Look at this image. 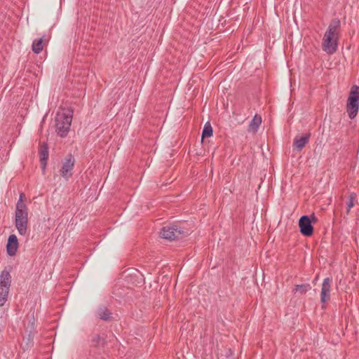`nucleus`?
<instances>
[{
  "label": "nucleus",
  "mask_w": 359,
  "mask_h": 359,
  "mask_svg": "<svg viewBox=\"0 0 359 359\" xmlns=\"http://www.w3.org/2000/svg\"><path fill=\"white\" fill-rule=\"evenodd\" d=\"M50 36L46 34L38 39H35L32 43V50L36 54L39 53L43 50L44 43L48 42Z\"/></svg>",
  "instance_id": "obj_13"
},
{
  "label": "nucleus",
  "mask_w": 359,
  "mask_h": 359,
  "mask_svg": "<svg viewBox=\"0 0 359 359\" xmlns=\"http://www.w3.org/2000/svg\"><path fill=\"white\" fill-rule=\"evenodd\" d=\"M72 121V112L70 111L62 110L56 114L55 118V127L57 134L65 137L67 135Z\"/></svg>",
  "instance_id": "obj_2"
},
{
  "label": "nucleus",
  "mask_w": 359,
  "mask_h": 359,
  "mask_svg": "<svg viewBox=\"0 0 359 359\" xmlns=\"http://www.w3.org/2000/svg\"><path fill=\"white\" fill-rule=\"evenodd\" d=\"M309 138L310 133H307L304 136L296 137L293 141V145L298 151H301L309 142Z\"/></svg>",
  "instance_id": "obj_14"
},
{
  "label": "nucleus",
  "mask_w": 359,
  "mask_h": 359,
  "mask_svg": "<svg viewBox=\"0 0 359 359\" xmlns=\"http://www.w3.org/2000/svg\"><path fill=\"white\" fill-rule=\"evenodd\" d=\"M212 135V128L210 122H206L203 132H202V136L201 140H203L205 137H210Z\"/></svg>",
  "instance_id": "obj_16"
},
{
  "label": "nucleus",
  "mask_w": 359,
  "mask_h": 359,
  "mask_svg": "<svg viewBox=\"0 0 359 359\" xmlns=\"http://www.w3.org/2000/svg\"><path fill=\"white\" fill-rule=\"evenodd\" d=\"M341 22L338 19L332 20L324 34L322 49L326 53L332 55L338 49Z\"/></svg>",
  "instance_id": "obj_1"
},
{
  "label": "nucleus",
  "mask_w": 359,
  "mask_h": 359,
  "mask_svg": "<svg viewBox=\"0 0 359 359\" xmlns=\"http://www.w3.org/2000/svg\"><path fill=\"white\" fill-rule=\"evenodd\" d=\"M316 220V217L311 215V219L307 215H303L299 220V226L300 232L305 236H311L313 233V227L311 224V222Z\"/></svg>",
  "instance_id": "obj_7"
},
{
  "label": "nucleus",
  "mask_w": 359,
  "mask_h": 359,
  "mask_svg": "<svg viewBox=\"0 0 359 359\" xmlns=\"http://www.w3.org/2000/svg\"><path fill=\"white\" fill-rule=\"evenodd\" d=\"M18 248V241L15 235L12 234L8 237V243L6 245L7 253L10 256L15 255L17 249Z\"/></svg>",
  "instance_id": "obj_12"
},
{
  "label": "nucleus",
  "mask_w": 359,
  "mask_h": 359,
  "mask_svg": "<svg viewBox=\"0 0 359 359\" xmlns=\"http://www.w3.org/2000/svg\"><path fill=\"white\" fill-rule=\"evenodd\" d=\"M103 339L97 334H94L92 337V343L94 346H98L101 344Z\"/></svg>",
  "instance_id": "obj_20"
},
{
  "label": "nucleus",
  "mask_w": 359,
  "mask_h": 359,
  "mask_svg": "<svg viewBox=\"0 0 359 359\" xmlns=\"http://www.w3.org/2000/svg\"><path fill=\"white\" fill-rule=\"evenodd\" d=\"M74 163L75 159L74 156L71 154H69L62 163V166L60 170V175L62 177L68 180L72 176V170L74 166Z\"/></svg>",
  "instance_id": "obj_8"
},
{
  "label": "nucleus",
  "mask_w": 359,
  "mask_h": 359,
  "mask_svg": "<svg viewBox=\"0 0 359 359\" xmlns=\"http://www.w3.org/2000/svg\"><path fill=\"white\" fill-rule=\"evenodd\" d=\"M332 279L326 278L323 280L321 291H320V302L325 304L330 299Z\"/></svg>",
  "instance_id": "obj_10"
},
{
  "label": "nucleus",
  "mask_w": 359,
  "mask_h": 359,
  "mask_svg": "<svg viewBox=\"0 0 359 359\" xmlns=\"http://www.w3.org/2000/svg\"><path fill=\"white\" fill-rule=\"evenodd\" d=\"M15 225L20 234L22 235V192L20 193L16 205Z\"/></svg>",
  "instance_id": "obj_9"
},
{
  "label": "nucleus",
  "mask_w": 359,
  "mask_h": 359,
  "mask_svg": "<svg viewBox=\"0 0 359 359\" xmlns=\"http://www.w3.org/2000/svg\"><path fill=\"white\" fill-rule=\"evenodd\" d=\"M161 236L167 240L180 239L188 234V232L177 225H168L161 231Z\"/></svg>",
  "instance_id": "obj_5"
},
{
  "label": "nucleus",
  "mask_w": 359,
  "mask_h": 359,
  "mask_svg": "<svg viewBox=\"0 0 359 359\" xmlns=\"http://www.w3.org/2000/svg\"><path fill=\"white\" fill-rule=\"evenodd\" d=\"M359 109V87L353 86L347 100L346 111L350 119H353Z\"/></svg>",
  "instance_id": "obj_4"
},
{
  "label": "nucleus",
  "mask_w": 359,
  "mask_h": 359,
  "mask_svg": "<svg viewBox=\"0 0 359 359\" xmlns=\"http://www.w3.org/2000/svg\"><path fill=\"white\" fill-rule=\"evenodd\" d=\"M262 123L261 116L256 114L250 121L248 127L249 132H257Z\"/></svg>",
  "instance_id": "obj_15"
},
{
  "label": "nucleus",
  "mask_w": 359,
  "mask_h": 359,
  "mask_svg": "<svg viewBox=\"0 0 359 359\" xmlns=\"http://www.w3.org/2000/svg\"><path fill=\"white\" fill-rule=\"evenodd\" d=\"M111 313L106 307H101L97 311L99 318L104 320H107L111 317Z\"/></svg>",
  "instance_id": "obj_17"
},
{
  "label": "nucleus",
  "mask_w": 359,
  "mask_h": 359,
  "mask_svg": "<svg viewBox=\"0 0 359 359\" xmlns=\"http://www.w3.org/2000/svg\"><path fill=\"white\" fill-rule=\"evenodd\" d=\"M35 311L32 310L27 315V326L24 331V340L27 339L26 344L24 346V350L32 348L34 344V339L37 332L36 330V318L34 316Z\"/></svg>",
  "instance_id": "obj_3"
},
{
  "label": "nucleus",
  "mask_w": 359,
  "mask_h": 359,
  "mask_svg": "<svg viewBox=\"0 0 359 359\" xmlns=\"http://www.w3.org/2000/svg\"><path fill=\"white\" fill-rule=\"evenodd\" d=\"M357 198V195L355 193H351L348 197V203H347V210H346V215H348L350 212L351 209L354 206L355 202Z\"/></svg>",
  "instance_id": "obj_18"
},
{
  "label": "nucleus",
  "mask_w": 359,
  "mask_h": 359,
  "mask_svg": "<svg viewBox=\"0 0 359 359\" xmlns=\"http://www.w3.org/2000/svg\"><path fill=\"white\" fill-rule=\"evenodd\" d=\"M39 155L42 170L44 171L47 165L49 156L48 147L46 143H42L39 149Z\"/></svg>",
  "instance_id": "obj_11"
},
{
  "label": "nucleus",
  "mask_w": 359,
  "mask_h": 359,
  "mask_svg": "<svg viewBox=\"0 0 359 359\" xmlns=\"http://www.w3.org/2000/svg\"><path fill=\"white\" fill-rule=\"evenodd\" d=\"M11 276L10 273L6 271H2L0 275V306L4 305L7 301V297L11 285Z\"/></svg>",
  "instance_id": "obj_6"
},
{
  "label": "nucleus",
  "mask_w": 359,
  "mask_h": 359,
  "mask_svg": "<svg viewBox=\"0 0 359 359\" xmlns=\"http://www.w3.org/2000/svg\"><path fill=\"white\" fill-rule=\"evenodd\" d=\"M309 290H311V286L309 284L296 285L293 292H299L301 294H305Z\"/></svg>",
  "instance_id": "obj_19"
}]
</instances>
